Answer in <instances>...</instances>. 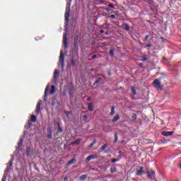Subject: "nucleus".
Here are the masks:
<instances>
[{
    "label": "nucleus",
    "mask_w": 181,
    "mask_h": 181,
    "mask_svg": "<svg viewBox=\"0 0 181 181\" xmlns=\"http://www.w3.org/2000/svg\"><path fill=\"white\" fill-rule=\"evenodd\" d=\"M49 91V85L47 86L45 91V97H47V92Z\"/></svg>",
    "instance_id": "obj_22"
},
{
    "label": "nucleus",
    "mask_w": 181,
    "mask_h": 181,
    "mask_svg": "<svg viewBox=\"0 0 181 181\" xmlns=\"http://www.w3.org/2000/svg\"><path fill=\"white\" fill-rule=\"evenodd\" d=\"M64 180H67V177H64Z\"/></svg>",
    "instance_id": "obj_46"
},
{
    "label": "nucleus",
    "mask_w": 181,
    "mask_h": 181,
    "mask_svg": "<svg viewBox=\"0 0 181 181\" xmlns=\"http://www.w3.org/2000/svg\"><path fill=\"white\" fill-rule=\"evenodd\" d=\"M152 46V45L148 44V45H146V47H151Z\"/></svg>",
    "instance_id": "obj_40"
},
{
    "label": "nucleus",
    "mask_w": 181,
    "mask_h": 181,
    "mask_svg": "<svg viewBox=\"0 0 181 181\" xmlns=\"http://www.w3.org/2000/svg\"><path fill=\"white\" fill-rule=\"evenodd\" d=\"M137 175L139 176H141V175H143L144 173V167H140V169L139 170L136 171Z\"/></svg>",
    "instance_id": "obj_11"
},
{
    "label": "nucleus",
    "mask_w": 181,
    "mask_h": 181,
    "mask_svg": "<svg viewBox=\"0 0 181 181\" xmlns=\"http://www.w3.org/2000/svg\"><path fill=\"white\" fill-rule=\"evenodd\" d=\"M65 114H66V117H69V115H70V113L69 112H65Z\"/></svg>",
    "instance_id": "obj_36"
},
{
    "label": "nucleus",
    "mask_w": 181,
    "mask_h": 181,
    "mask_svg": "<svg viewBox=\"0 0 181 181\" xmlns=\"http://www.w3.org/2000/svg\"><path fill=\"white\" fill-rule=\"evenodd\" d=\"M59 65L62 67H64V55L63 54V50L60 52Z\"/></svg>",
    "instance_id": "obj_3"
},
{
    "label": "nucleus",
    "mask_w": 181,
    "mask_h": 181,
    "mask_svg": "<svg viewBox=\"0 0 181 181\" xmlns=\"http://www.w3.org/2000/svg\"><path fill=\"white\" fill-rule=\"evenodd\" d=\"M123 28L124 30H129V25H128V24H124Z\"/></svg>",
    "instance_id": "obj_21"
},
{
    "label": "nucleus",
    "mask_w": 181,
    "mask_h": 181,
    "mask_svg": "<svg viewBox=\"0 0 181 181\" xmlns=\"http://www.w3.org/2000/svg\"><path fill=\"white\" fill-rule=\"evenodd\" d=\"M28 154L29 155V148H27Z\"/></svg>",
    "instance_id": "obj_44"
},
{
    "label": "nucleus",
    "mask_w": 181,
    "mask_h": 181,
    "mask_svg": "<svg viewBox=\"0 0 181 181\" xmlns=\"http://www.w3.org/2000/svg\"><path fill=\"white\" fill-rule=\"evenodd\" d=\"M163 136H170L171 135H173V132H163Z\"/></svg>",
    "instance_id": "obj_8"
},
{
    "label": "nucleus",
    "mask_w": 181,
    "mask_h": 181,
    "mask_svg": "<svg viewBox=\"0 0 181 181\" xmlns=\"http://www.w3.org/2000/svg\"><path fill=\"white\" fill-rule=\"evenodd\" d=\"M76 42H77V37L74 38V45H76Z\"/></svg>",
    "instance_id": "obj_38"
},
{
    "label": "nucleus",
    "mask_w": 181,
    "mask_h": 181,
    "mask_svg": "<svg viewBox=\"0 0 181 181\" xmlns=\"http://www.w3.org/2000/svg\"><path fill=\"white\" fill-rule=\"evenodd\" d=\"M111 19H115V15L112 14L110 16Z\"/></svg>",
    "instance_id": "obj_33"
},
{
    "label": "nucleus",
    "mask_w": 181,
    "mask_h": 181,
    "mask_svg": "<svg viewBox=\"0 0 181 181\" xmlns=\"http://www.w3.org/2000/svg\"><path fill=\"white\" fill-rule=\"evenodd\" d=\"M100 33H104V30H100Z\"/></svg>",
    "instance_id": "obj_42"
},
{
    "label": "nucleus",
    "mask_w": 181,
    "mask_h": 181,
    "mask_svg": "<svg viewBox=\"0 0 181 181\" xmlns=\"http://www.w3.org/2000/svg\"><path fill=\"white\" fill-rule=\"evenodd\" d=\"M153 86L156 88L157 90H162V85L160 83V80L159 79H155L153 81Z\"/></svg>",
    "instance_id": "obj_2"
},
{
    "label": "nucleus",
    "mask_w": 181,
    "mask_h": 181,
    "mask_svg": "<svg viewBox=\"0 0 181 181\" xmlns=\"http://www.w3.org/2000/svg\"><path fill=\"white\" fill-rule=\"evenodd\" d=\"M23 142V139H21L20 140V142L18 144V148H21V146H22Z\"/></svg>",
    "instance_id": "obj_24"
},
{
    "label": "nucleus",
    "mask_w": 181,
    "mask_h": 181,
    "mask_svg": "<svg viewBox=\"0 0 181 181\" xmlns=\"http://www.w3.org/2000/svg\"><path fill=\"white\" fill-rule=\"evenodd\" d=\"M95 144V141H93V143H91L90 145H89V147L90 148H93V146Z\"/></svg>",
    "instance_id": "obj_31"
},
{
    "label": "nucleus",
    "mask_w": 181,
    "mask_h": 181,
    "mask_svg": "<svg viewBox=\"0 0 181 181\" xmlns=\"http://www.w3.org/2000/svg\"><path fill=\"white\" fill-rule=\"evenodd\" d=\"M91 157V159H95L97 158V156L91 155L90 156Z\"/></svg>",
    "instance_id": "obj_32"
},
{
    "label": "nucleus",
    "mask_w": 181,
    "mask_h": 181,
    "mask_svg": "<svg viewBox=\"0 0 181 181\" xmlns=\"http://www.w3.org/2000/svg\"><path fill=\"white\" fill-rule=\"evenodd\" d=\"M12 163H13L12 160H10L8 162V163L7 164L6 172H9V170H11V166H12Z\"/></svg>",
    "instance_id": "obj_9"
},
{
    "label": "nucleus",
    "mask_w": 181,
    "mask_h": 181,
    "mask_svg": "<svg viewBox=\"0 0 181 181\" xmlns=\"http://www.w3.org/2000/svg\"><path fill=\"white\" fill-rule=\"evenodd\" d=\"M148 39H149V35H146L144 38V40L146 42V40H148Z\"/></svg>",
    "instance_id": "obj_34"
},
{
    "label": "nucleus",
    "mask_w": 181,
    "mask_h": 181,
    "mask_svg": "<svg viewBox=\"0 0 181 181\" xmlns=\"http://www.w3.org/2000/svg\"><path fill=\"white\" fill-rule=\"evenodd\" d=\"M92 59H97V55L92 56Z\"/></svg>",
    "instance_id": "obj_39"
},
{
    "label": "nucleus",
    "mask_w": 181,
    "mask_h": 181,
    "mask_svg": "<svg viewBox=\"0 0 181 181\" xmlns=\"http://www.w3.org/2000/svg\"><path fill=\"white\" fill-rule=\"evenodd\" d=\"M63 45L64 49H67V34L66 33L63 35Z\"/></svg>",
    "instance_id": "obj_4"
},
{
    "label": "nucleus",
    "mask_w": 181,
    "mask_h": 181,
    "mask_svg": "<svg viewBox=\"0 0 181 181\" xmlns=\"http://www.w3.org/2000/svg\"><path fill=\"white\" fill-rule=\"evenodd\" d=\"M36 119H37L36 116H35V115L31 116L32 122H36Z\"/></svg>",
    "instance_id": "obj_23"
},
{
    "label": "nucleus",
    "mask_w": 181,
    "mask_h": 181,
    "mask_svg": "<svg viewBox=\"0 0 181 181\" xmlns=\"http://www.w3.org/2000/svg\"><path fill=\"white\" fill-rule=\"evenodd\" d=\"M132 93L134 95L136 94V90H135V88H132Z\"/></svg>",
    "instance_id": "obj_25"
},
{
    "label": "nucleus",
    "mask_w": 181,
    "mask_h": 181,
    "mask_svg": "<svg viewBox=\"0 0 181 181\" xmlns=\"http://www.w3.org/2000/svg\"><path fill=\"white\" fill-rule=\"evenodd\" d=\"M119 119V115H116L115 117L112 120V122H117Z\"/></svg>",
    "instance_id": "obj_12"
},
{
    "label": "nucleus",
    "mask_w": 181,
    "mask_h": 181,
    "mask_svg": "<svg viewBox=\"0 0 181 181\" xmlns=\"http://www.w3.org/2000/svg\"><path fill=\"white\" fill-rule=\"evenodd\" d=\"M105 35H108V33H105Z\"/></svg>",
    "instance_id": "obj_47"
},
{
    "label": "nucleus",
    "mask_w": 181,
    "mask_h": 181,
    "mask_svg": "<svg viewBox=\"0 0 181 181\" xmlns=\"http://www.w3.org/2000/svg\"><path fill=\"white\" fill-rule=\"evenodd\" d=\"M146 60H148V58H146V57H143V61L146 62Z\"/></svg>",
    "instance_id": "obj_35"
},
{
    "label": "nucleus",
    "mask_w": 181,
    "mask_h": 181,
    "mask_svg": "<svg viewBox=\"0 0 181 181\" xmlns=\"http://www.w3.org/2000/svg\"><path fill=\"white\" fill-rule=\"evenodd\" d=\"M106 28H110V24H106Z\"/></svg>",
    "instance_id": "obj_43"
},
{
    "label": "nucleus",
    "mask_w": 181,
    "mask_h": 181,
    "mask_svg": "<svg viewBox=\"0 0 181 181\" xmlns=\"http://www.w3.org/2000/svg\"><path fill=\"white\" fill-rule=\"evenodd\" d=\"M59 74L60 72H59L57 69H55L54 72V81H57V78L59 77Z\"/></svg>",
    "instance_id": "obj_7"
},
{
    "label": "nucleus",
    "mask_w": 181,
    "mask_h": 181,
    "mask_svg": "<svg viewBox=\"0 0 181 181\" xmlns=\"http://www.w3.org/2000/svg\"><path fill=\"white\" fill-rule=\"evenodd\" d=\"M80 139H77L76 141L71 142V145H78V144H80Z\"/></svg>",
    "instance_id": "obj_15"
},
{
    "label": "nucleus",
    "mask_w": 181,
    "mask_h": 181,
    "mask_svg": "<svg viewBox=\"0 0 181 181\" xmlns=\"http://www.w3.org/2000/svg\"><path fill=\"white\" fill-rule=\"evenodd\" d=\"M58 132H59V133L63 132V129H62V127H60V125L58 126Z\"/></svg>",
    "instance_id": "obj_27"
},
{
    "label": "nucleus",
    "mask_w": 181,
    "mask_h": 181,
    "mask_svg": "<svg viewBox=\"0 0 181 181\" xmlns=\"http://www.w3.org/2000/svg\"><path fill=\"white\" fill-rule=\"evenodd\" d=\"M108 6H110V8H114V4L110 3Z\"/></svg>",
    "instance_id": "obj_30"
},
{
    "label": "nucleus",
    "mask_w": 181,
    "mask_h": 181,
    "mask_svg": "<svg viewBox=\"0 0 181 181\" xmlns=\"http://www.w3.org/2000/svg\"><path fill=\"white\" fill-rule=\"evenodd\" d=\"M91 157L90 156H88L87 158H86V162H90V160H91Z\"/></svg>",
    "instance_id": "obj_29"
},
{
    "label": "nucleus",
    "mask_w": 181,
    "mask_h": 181,
    "mask_svg": "<svg viewBox=\"0 0 181 181\" xmlns=\"http://www.w3.org/2000/svg\"><path fill=\"white\" fill-rule=\"evenodd\" d=\"M88 110L89 111H94V105H93V103H88Z\"/></svg>",
    "instance_id": "obj_10"
},
{
    "label": "nucleus",
    "mask_w": 181,
    "mask_h": 181,
    "mask_svg": "<svg viewBox=\"0 0 181 181\" xmlns=\"http://www.w3.org/2000/svg\"><path fill=\"white\" fill-rule=\"evenodd\" d=\"M69 1L67 2L66 11H65V21L67 23L69 22V16H70V5H71V0H67Z\"/></svg>",
    "instance_id": "obj_1"
},
{
    "label": "nucleus",
    "mask_w": 181,
    "mask_h": 181,
    "mask_svg": "<svg viewBox=\"0 0 181 181\" xmlns=\"http://www.w3.org/2000/svg\"><path fill=\"white\" fill-rule=\"evenodd\" d=\"M5 180H6V177H5V175H4L2 181H5Z\"/></svg>",
    "instance_id": "obj_37"
},
{
    "label": "nucleus",
    "mask_w": 181,
    "mask_h": 181,
    "mask_svg": "<svg viewBox=\"0 0 181 181\" xmlns=\"http://www.w3.org/2000/svg\"><path fill=\"white\" fill-rule=\"evenodd\" d=\"M132 119H136V118H137V115H136V114H133L132 115Z\"/></svg>",
    "instance_id": "obj_26"
},
{
    "label": "nucleus",
    "mask_w": 181,
    "mask_h": 181,
    "mask_svg": "<svg viewBox=\"0 0 181 181\" xmlns=\"http://www.w3.org/2000/svg\"><path fill=\"white\" fill-rule=\"evenodd\" d=\"M105 11H106V12H110L109 8H105Z\"/></svg>",
    "instance_id": "obj_41"
},
{
    "label": "nucleus",
    "mask_w": 181,
    "mask_h": 181,
    "mask_svg": "<svg viewBox=\"0 0 181 181\" xmlns=\"http://www.w3.org/2000/svg\"><path fill=\"white\" fill-rule=\"evenodd\" d=\"M147 177L148 179H153L155 177V171L151 170L150 173L147 172Z\"/></svg>",
    "instance_id": "obj_6"
},
{
    "label": "nucleus",
    "mask_w": 181,
    "mask_h": 181,
    "mask_svg": "<svg viewBox=\"0 0 181 181\" xmlns=\"http://www.w3.org/2000/svg\"><path fill=\"white\" fill-rule=\"evenodd\" d=\"M119 159L118 158H114L112 160V163H115V162H118Z\"/></svg>",
    "instance_id": "obj_28"
},
{
    "label": "nucleus",
    "mask_w": 181,
    "mask_h": 181,
    "mask_svg": "<svg viewBox=\"0 0 181 181\" xmlns=\"http://www.w3.org/2000/svg\"><path fill=\"white\" fill-rule=\"evenodd\" d=\"M87 179L86 175H83L80 177V180H86Z\"/></svg>",
    "instance_id": "obj_20"
},
{
    "label": "nucleus",
    "mask_w": 181,
    "mask_h": 181,
    "mask_svg": "<svg viewBox=\"0 0 181 181\" xmlns=\"http://www.w3.org/2000/svg\"><path fill=\"white\" fill-rule=\"evenodd\" d=\"M55 91H56V88H54V86H52L49 94H54Z\"/></svg>",
    "instance_id": "obj_13"
},
{
    "label": "nucleus",
    "mask_w": 181,
    "mask_h": 181,
    "mask_svg": "<svg viewBox=\"0 0 181 181\" xmlns=\"http://www.w3.org/2000/svg\"><path fill=\"white\" fill-rule=\"evenodd\" d=\"M42 105V100H39V101L37 103L36 108H35V112L36 114H39L40 112V106Z\"/></svg>",
    "instance_id": "obj_5"
},
{
    "label": "nucleus",
    "mask_w": 181,
    "mask_h": 181,
    "mask_svg": "<svg viewBox=\"0 0 181 181\" xmlns=\"http://www.w3.org/2000/svg\"><path fill=\"white\" fill-rule=\"evenodd\" d=\"M74 162H76V159H71V160H69L67 163V166H70V165H73V163H74Z\"/></svg>",
    "instance_id": "obj_14"
},
{
    "label": "nucleus",
    "mask_w": 181,
    "mask_h": 181,
    "mask_svg": "<svg viewBox=\"0 0 181 181\" xmlns=\"http://www.w3.org/2000/svg\"><path fill=\"white\" fill-rule=\"evenodd\" d=\"M112 172H114V170H112Z\"/></svg>",
    "instance_id": "obj_51"
},
{
    "label": "nucleus",
    "mask_w": 181,
    "mask_h": 181,
    "mask_svg": "<svg viewBox=\"0 0 181 181\" xmlns=\"http://www.w3.org/2000/svg\"><path fill=\"white\" fill-rule=\"evenodd\" d=\"M107 146H108L107 144L103 145V146L100 148L101 152H103V151H105V149H107Z\"/></svg>",
    "instance_id": "obj_18"
},
{
    "label": "nucleus",
    "mask_w": 181,
    "mask_h": 181,
    "mask_svg": "<svg viewBox=\"0 0 181 181\" xmlns=\"http://www.w3.org/2000/svg\"><path fill=\"white\" fill-rule=\"evenodd\" d=\"M114 52H115L114 49H110V50L109 54H110V56H111L112 57H114V56L115 55V54H114Z\"/></svg>",
    "instance_id": "obj_19"
},
{
    "label": "nucleus",
    "mask_w": 181,
    "mask_h": 181,
    "mask_svg": "<svg viewBox=\"0 0 181 181\" xmlns=\"http://www.w3.org/2000/svg\"><path fill=\"white\" fill-rule=\"evenodd\" d=\"M117 142H118V134L115 133V134L114 144H117Z\"/></svg>",
    "instance_id": "obj_16"
},
{
    "label": "nucleus",
    "mask_w": 181,
    "mask_h": 181,
    "mask_svg": "<svg viewBox=\"0 0 181 181\" xmlns=\"http://www.w3.org/2000/svg\"><path fill=\"white\" fill-rule=\"evenodd\" d=\"M84 117H85V118H87V116H86V115H85V116H84Z\"/></svg>",
    "instance_id": "obj_49"
},
{
    "label": "nucleus",
    "mask_w": 181,
    "mask_h": 181,
    "mask_svg": "<svg viewBox=\"0 0 181 181\" xmlns=\"http://www.w3.org/2000/svg\"><path fill=\"white\" fill-rule=\"evenodd\" d=\"M112 172H114V170H112Z\"/></svg>",
    "instance_id": "obj_50"
},
{
    "label": "nucleus",
    "mask_w": 181,
    "mask_h": 181,
    "mask_svg": "<svg viewBox=\"0 0 181 181\" xmlns=\"http://www.w3.org/2000/svg\"><path fill=\"white\" fill-rule=\"evenodd\" d=\"M115 107H114V106H112V107H111V112H110V115H114V114H115Z\"/></svg>",
    "instance_id": "obj_17"
},
{
    "label": "nucleus",
    "mask_w": 181,
    "mask_h": 181,
    "mask_svg": "<svg viewBox=\"0 0 181 181\" xmlns=\"http://www.w3.org/2000/svg\"><path fill=\"white\" fill-rule=\"evenodd\" d=\"M109 76H111V73L109 72Z\"/></svg>",
    "instance_id": "obj_48"
},
{
    "label": "nucleus",
    "mask_w": 181,
    "mask_h": 181,
    "mask_svg": "<svg viewBox=\"0 0 181 181\" xmlns=\"http://www.w3.org/2000/svg\"><path fill=\"white\" fill-rule=\"evenodd\" d=\"M97 83H98V81H95V82L94 83V84H97Z\"/></svg>",
    "instance_id": "obj_45"
}]
</instances>
